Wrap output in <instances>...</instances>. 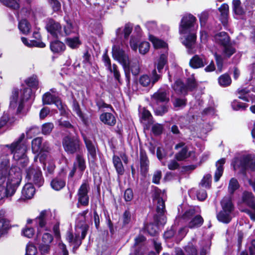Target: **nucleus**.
Wrapping results in <instances>:
<instances>
[{
  "mask_svg": "<svg viewBox=\"0 0 255 255\" xmlns=\"http://www.w3.org/2000/svg\"><path fill=\"white\" fill-rule=\"evenodd\" d=\"M112 56L115 60H117L122 65L126 81L129 84L130 79V73L136 76L140 72L139 60L136 58L129 60L125 51L116 45L112 47Z\"/></svg>",
  "mask_w": 255,
  "mask_h": 255,
  "instance_id": "nucleus-1",
  "label": "nucleus"
},
{
  "mask_svg": "<svg viewBox=\"0 0 255 255\" xmlns=\"http://www.w3.org/2000/svg\"><path fill=\"white\" fill-rule=\"evenodd\" d=\"M112 56L115 60H117L122 65L126 81L129 84L130 79V73L136 76L140 72L139 60L136 58L129 60L125 51L116 45L112 47Z\"/></svg>",
  "mask_w": 255,
  "mask_h": 255,
  "instance_id": "nucleus-2",
  "label": "nucleus"
},
{
  "mask_svg": "<svg viewBox=\"0 0 255 255\" xmlns=\"http://www.w3.org/2000/svg\"><path fill=\"white\" fill-rule=\"evenodd\" d=\"M22 179L19 167L11 169L9 172L8 181L6 183V188L0 186V200L5 197L12 196L19 186Z\"/></svg>",
  "mask_w": 255,
  "mask_h": 255,
  "instance_id": "nucleus-3",
  "label": "nucleus"
},
{
  "mask_svg": "<svg viewBox=\"0 0 255 255\" xmlns=\"http://www.w3.org/2000/svg\"><path fill=\"white\" fill-rule=\"evenodd\" d=\"M24 137V134L22 133L17 141L13 142L10 145L6 144L4 145L2 149L3 151L13 154V157L14 159H19V158L26 155L25 153L27 150V147L26 144L22 142Z\"/></svg>",
  "mask_w": 255,
  "mask_h": 255,
  "instance_id": "nucleus-4",
  "label": "nucleus"
},
{
  "mask_svg": "<svg viewBox=\"0 0 255 255\" xmlns=\"http://www.w3.org/2000/svg\"><path fill=\"white\" fill-rule=\"evenodd\" d=\"M88 228L89 226L87 224H84L80 227L77 225L75 235L70 232H67L66 239L69 243L74 246L73 250H77L81 245L82 240L85 238Z\"/></svg>",
  "mask_w": 255,
  "mask_h": 255,
  "instance_id": "nucleus-5",
  "label": "nucleus"
},
{
  "mask_svg": "<svg viewBox=\"0 0 255 255\" xmlns=\"http://www.w3.org/2000/svg\"><path fill=\"white\" fill-rule=\"evenodd\" d=\"M81 142L77 135H67L62 139V145L64 150L70 154L80 152Z\"/></svg>",
  "mask_w": 255,
  "mask_h": 255,
  "instance_id": "nucleus-6",
  "label": "nucleus"
},
{
  "mask_svg": "<svg viewBox=\"0 0 255 255\" xmlns=\"http://www.w3.org/2000/svg\"><path fill=\"white\" fill-rule=\"evenodd\" d=\"M221 203L222 210L217 214V219L219 221L224 223H229L232 219L231 213L234 209L231 198H224Z\"/></svg>",
  "mask_w": 255,
  "mask_h": 255,
  "instance_id": "nucleus-7",
  "label": "nucleus"
},
{
  "mask_svg": "<svg viewBox=\"0 0 255 255\" xmlns=\"http://www.w3.org/2000/svg\"><path fill=\"white\" fill-rule=\"evenodd\" d=\"M31 90L30 89H24L23 91V97L19 101L18 100V90L13 89L12 92V95L10 97L9 107L11 109H15L17 106L18 102V106L17 108V112L20 113L23 108L24 101L28 100L30 97V94Z\"/></svg>",
  "mask_w": 255,
  "mask_h": 255,
  "instance_id": "nucleus-8",
  "label": "nucleus"
},
{
  "mask_svg": "<svg viewBox=\"0 0 255 255\" xmlns=\"http://www.w3.org/2000/svg\"><path fill=\"white\" fill-rule=\"evenodd\" d=\"M26 178L28 181L33 182L38 187L43 185L44 180L41 171L38 167L33 165L26 169Z\"/></svg>",
  "mask_w": 255,
  "mask_h": 255,
  "instance_id": "nucleus-9",
  "label": "nucleus"
},
{
  "mask_svg": "<svg viewBox=\"0 0 255 255\" xmlns=\"http://www.w3.org/2000/svg\"><path fill=\"white\" fill-rule=\"evenodd\" d=\"M242 201L249 206L251 210L245 209L243 212L247 213L251 219L255 220V197L252 192L245 191L242 195Z\"/></svg>",
  "mask_w": 255,
  "mask_h": 255,
  "instance_id": "nucleus-10",
  "label": "nucleus"
},
{
  "mask_svg": "<svg viewBox=\"0 0 255 255\" xmlns=\"http://www.w3.org/2000/svg\"><path fill=\"white\" fill-rule=\"evenodd\" d=\"M196 18L191 14L186 15L182 18L180 26L181 34H186L188 32L195 31L194 23Z\"/></svg>",
  "mask_w": 255,
  "mask_h": 255,
  "instance_id": "nucleus-11",
  "label": "nucleus"
},
{
  "mask_svg": "<svg viewBox=\"0 0 255 255\" xmlns=\"http://www.w3.org/2000/svg\"><path fill=\"white\" fill-rule=\"evenodd\" d=\"M154 221L155 223H150L146 225V229L148 234L151 236H155L158 232V225H164L166 223V217L164 214H158L154 216Z\"/></svg>",
  "mask_w": 255,
  "mask_h": 255,
  "instance_id": "nucleus-12",
  "label": "nucleus"
},
{
  "mask_svg": "<svg viewBox=\"0 0 255 255\" xmlns=\"http://www.w3.org/2000/svg\"><path fill=\"white\" fill-rule=\"evenodd\" d=\"M151 100L154 106L160 103L167 104L169 101V92L164 89H159L151 96Z\"/></svg>",
  "mask_w": 255,
  "mask_h": 255,
  "instance_id": "nucleus-13",
  "label": "nucleus"
},
{
  "mask_svg": "<svg viewBox=\"0 0 255 255\" xmlns=\"http://www.w3.org/2000/svg\"><path fill=\"white\" fill-rule=\"evenodd\" d=\"M47 30L54 37L64 36L60 24L52 19H49L46 25Z\"/></svg>",
  "mask_w": 255,
  "mask_h": 255,
  "instance_id": "nucleus-14",
  "label": "nucleus"
},
{
  "mask_svg": "<svg viewBox=\"0 0 255 255\" xmlns=\"http://www.w3.org/2000/svg\"><path fill=\"white\" fill-rule=\"evenodd\" d=\"M89 190V185L87 183H83L78 189L77 193L78 202L83 206H87L89 204V198L88 193Z\"/></svg>",
  "mask_w": 255,
  "mask_h": 255,
  "instance_id": "nucleus-15",
  "label": "nucleus"
},
{
  "mask_svg": "<svg viewBox=\"0 0 255 255\" xmlns=\"http://www.w3.org/2000/svg\"><path fill=\"white\" fill-rule=\"evenodd\" d=\"M189 34L185 36V39L183 41V44L187 48L189 54H193L196 51L194 50L196 35L195 31L188 32Z\"/></svg>",
  "mask_w": 255,
  "mask_h": 255,
  "instance_id": "nucleus-16",
  "label": "nucleus"
},
{
  "mask_svg": "<svg viewBox=\"0 0 255 255\" xmlns=\"http://www.w3.org/2000/svg\"><path fill=\"white\" fill-rule=\"evenodd\" d=\"M207 64V58L203 55H195L189 62L190 66L194 69L203 67Z\"/></svg>",
  "mask_w": 255,
  "mask_h": 255,
  "instance_id": "nucleus-17",
  "label": "nucleus"
},
{
  "mask_svg": "<svg viewBox=\"0 0 255 255\" xmlns=\"http://www.w3.org/2000/svg\"><path fill=\"white\" fill-rule=\"evenodd\" d=\"M160 191L156 189L155 190L152 198L154 202H157L156 212L157 214H162L165 212V203L162 197Z\"/></svg>",
  "mask_w": 255,
  "mask_h": 255,
  "instance_id": "nucleus-18",
  "label": "nucleus"
},
{
  "mask_svg": "<svg viewBox=\"0 0 255 255\" xmlns=\"http://www.w3.org/2000/svg\"><path fill=\"white\" fill-rule=\"evenodd\" d=\"M240 165L244 171L248 169L255 170V156L248 155L243 157Z\"/></svg>",
  "mask_w": 255,
  "mask_h": 255,
  "instance_id": "nucleus-19",
  "label": "nucleus"
},
{
  "mask_svg": "<svg viewBox=\"0 0 255 255\" xmlns=\"http://www.w3.org/2000/svg\"><path fill=\"white\" fill-rule=\"evenodd\" d=\"M132 28L133 25L131 23H126L123 29L121 28H119L117 29L116 34L117 36H118L119 38H121L123 34H124V38L125 39H128V36L132 31Z\"/></svg>",
  "mask_w": 255,
  "mask_h": 255,
  "instance_id": "nucleus-20",
  "label": "nucleus"
},
{
  "mask_svg": "<svg viewBox=\"0 0 255 255\" xmlns=\"http://www.w3.org/2000/svg\"><path fill=\"white\" fill-rule=\"evenodd\" d=\"M50 214L49 212L46 210L41 211L39 215L34 220L37 225L40 228L44 227L47 222Z\"/></svg>",
  "mask_w": 255,
  "mask_h": 255,
  "instance_id": "nucleus-21",
  "label": "nucleus"
},
{
  "mask_svg": "<svg viewBox=\"0 0 255 255\" xmlns=\"http://www.w3.org/2000/svg\"><path fill=\"white\" fill-rule=\"evenodd\" d=\"M140 168L141 174L145 175L149 168V160L146 154L143 152L140 153Z\"/></svg>",
  "mask_w": 255,
  "mask_h": 255,
  "instance_id": "nucleus-22",
  "label": "nucleus"
},
{
  "mask_svg": "<svg viewBox=\"0 0 255 255\" xmlns=\"http://www.w3.org/2000/svg\"><path fill=\"white\" fill-rule=\"evenodd\" d=\"M83 137L89 155L92 159H94L97 156L96 148L95 145L93 142L86 136L83 135Z\"/></svg>",
  "mask_w": 255,
  "mask_h": 255,
  "instance_id": "nucleus-23",
  "label": "nucleus"
},
{
  "mask_svg": "<svg viewBox=\"0 0 255 255\" xmlns=\"http://www.w3.org/2000/svg\"><path fill=\"white\" fill-rule=\"evenodd\" d=\"M174 91L179 95H186L187 94L188 91L185 84L181 80H176L172 86Z\"/></svg>",
  "mask_w": 255,
  "mask_h": 255,
  "instance_id": "nucleus-24",
  "label": "nucleus"
},
{
  "mask_svg": "<svg viewBox=\"0 0 255 255\" xmlns=\"http://www.w3.org/2000/svg\"><path fill=\"white\" fill-rule=\"evenodd\" d=\"M35 193V189L31 183L26 184L22 190V197L23 199H31Z\"/></svg>",
  "mask_w": 255,
  "mask_h": 255,
  "instance_id": "nucleus-25",
  "label": "nucleus"
},
{
  "mask_svg": "<svg viewBox=\"0 0 255 255\" xmlns=\"http://www.w3.org/2000/svg\"><path fill=\"white\" fill-rule=\"evenodd\" d=\"M101 121L105 124L113 126L116 124V120L114 116L110 113H105L100 116Z\"/></svg>",
  "mask_w": 255,
  "mask_h": 255,
  "instance_id": "nucleus-26",
  "label": "nucleus"
},
{
  "mask_svg": "<svg viewBox=\"0 0 255 255\" xmlns=\"http://www.w3.org/2000/svg\"><path fill=\"white\" fill-rule=\"evenodd\" d=\"M216 42L223 47L229 44L230 38L228 34L225 32H221L215 36Z\"/></svg>",
  "mask_w": 255,
  "mask_h": 255,
  "instance_id": "nucleus-27",
  "label": "nucleus"
},
{
  "mask_svg": "<svg viewBox=\"0 0 255 255\" xmlns=\"http://www.w3.org/2000/svg\"><path fill=\"white\" fill-rule=\"evenodd\" d=\"M50 47L51 50L54 53H59L64 51L65 44L62 42L55 40L50 43Z\"/></svg>",
  "mask_w": 255,
  "mask_h": 255,
  "instance_id": "nucleus-28",
  "label": "nucleus"
},
{
  "mask_svg": "<svg viewBox=\"0 0 255 255\" xmlns=\"http://www.w3.org/2000/svg\"><path fill=\"white\" fill-rule=\"evenodd\" d=\"M66 184L65 181L62 177H57L51 182V186L55 190H60L62 189Z\"/></svg>",
  "mask_w": 255,
  "mask_h": 255,
  "instance_id": "nucleus-29",
  "label": "nucleus"
},
{
  "mask_svg": "<svg viewBox=\"0 0 255 255\" xmlns=\"http://www.w3.org/2000/svg\"><path fill=\"white\" fill-rule=\"evenodd\" d=\"M203 222L204 220L200 215H196L189 222L188 227L190 229L198 228L202 225Z\"/></svg>",
  "mask_w": 255,
  "mask_h": 255,
  "instance_id": "nucleus-30",
  "label": "nucleus"
},
{
  "mask_svg": "<svg viewBox=\"0 0 255 255\" xmlns=\"http://www.w3.org/2000/svg\"><path fill=\"white\" fill-rule=\"evenodd\" d=\"M113 162L118 174H124L125 169L121 158L118 156L114 155L113 157Z\"/></svg>",
  "mask_w": 255,
  "mask_h": 255,
  "instance_id": "nucleus-31",
  "label": "nucleus"
},
{
  "mask_svg": "<svg viewBox=\"0 0 255 255\" xmlns=\"http://www.w3.org/2000/svg\"><path fill=\"white\" fill-rule=\"evenodd\" d=\"M219 10L221 13L220 19L224 24H226L228 17L229 6L227 4L224 3L219 8Z\"/></svg>",
  "mask_w": 255,
  "mask_h": 255,
  "instance_id": "nucleus-32",
  "label": "nucleus"
},
{
  "mask_svg": "<svg viewBox=\"0 0 255 255\" xmlns=\"http://www.w3.org/2000/svg\"><path fill=\"white\" fill-rule=\"evenodd\" d=\"M225 163V158H222L219 160L216 163L217 170L215 174V181L216 182L218 181L222 175L223 172V165Z\"/></svg>",
  "mask_w": 255,
  "mask_h": 255,
  "instance_id": "nucleus-33",
  "label": "nucleus"
},
{
  "mask_svg": "<svg viewBox=\"0 0 255 255\" xmlns=\"http://www.w3.org/2000/svg\"><path fill=\"white\" fill-rule=\"evenodd\" d=\"M141 122L144 124L150 125L152 123V117L150 112L145 109H143L140 116Z\"/></svg>",
  "mask_w": 255,
  "mask_h": 255,
  "instance_id": "nucleus-34",
  "label": "nucleus"
},
{
  "mask_svg": "<svg viewBox=\"0 0 255 255\" xmlns=\"http://www.w3.org/2000/svg\"><path fill=\"white\" fill-rule=\"evenodd\" d=\"M42 141L43 138L40 137H36L32 140V150L34 153H36L40 151L43 143Z\"/></svg>",
  "mask_w": 255,
  "mask_h": 255,
  "instance_id": "nucleus-35",
  "label": "nucleus"
},
{
  "mask_svg": "<svg viewBox=\"0 0 255 255\" xmlns=\"http://www.w3.org/2000/svg\"><path fill=\"white\" fill-rule=\"evenodd\" d=\"M18 28L23 34H27L30 32L31 26L28 21L24 19L19 21Z\"/></svg>",
  "mask_w": 255,
  "mask_h": 255,
  "instance_id": "nucleus-36",
  "label": "nucleus"
},
{
  "mask_svg": "<svg viewBox=\"0 0 255 255\" xmlns=\"http://www.w3.org/2000/svg\"><path fill=\"white\" fill-rule=\"evenodd\" d=\"M9 161L6 157L0 156V172H3L4 174H8L9 172Z\"/></svg>",
  "mask_w": 255,
  "mask_h": 255,
  "instance_id": "nucleus-37",
  "label": "nucleus"
},
{
  "mask_svg": "<svg viewBox=\"0 0 255 255\" xmlns=\"http://www.w3.org/2000/svg\"><path fill=\"white\" fill-rule=\"evenodd\" d=\"M0 1L11 9L16 10L19 8V0H0Z\"/></svg>",
  "mask_w": 255,
  "mask_h": 255,
  "instance_id": "nucleus-38",
  "label": "nucleus"
},
{
  "mask_svg": "<svg viewBox=\"0 0 255 255\" xmlns=\"http://www.w3.org/2000/svg\"><path fill=\"white\" fill-rule=\"evenodd\" d=\"M167 62V56L165 54H161L159 58L157 60L156 67L158 72L160 73L164 66Z\"/></svg>",
  "mask_w": 255,
  "mask_h": 255,
  "instance_id": "nucleus-39",
  "label": "nucleus"
},
{
  "mask_svg": "<svg viewBox=\"0 0 255 255\" xmlns=\"http://www.w3.org/2000/svg\"><path fill=\"white\" fill-rule=\"evenodd\" d=\"M57 97H58L53 95L49 92L46 93L42 97L43 104L50 105L53 104Z\"/></svg>",
  "mask_w": 255,
  "mask_h": 255,
  "instance_id": "nucleus-40",
  "label": "nucleus"
},
{
  "mask_svg": "<svg viewBox=\"0 0 255 255\" xmlns=\"http://www.w3.org/2000/svg\"><path fill=\"white\" fill-rule=\"evenodd\" d=\"M169 106L166 104H164L160 106L157 107L154 106V111L155 115L158 116H162L168 111Z\"/></svg>",
  "mask_w": 255,
  "mask_h": 255,
  "instance_id": "nucleus-41",
  "label": "nucleus"
},
{
  "mask_svg": "<svg viewBox=\"0 0 255 255\" xmlns=\"http://www.w3.org/2000/svg\"><path fill=\"white\" fill-rule=\"evenodd\" d=\"M241 2L240 0H234L233 1V10L235 13L238 15H243L245 12V10L241 5Z\"/></svg>",
  "mask_w": 255,
  "mask_h": 255,
  "instance_id": "nucleus-42",
  "label": "nucleus"
},
{
  "mask_svg": "<svg viewBox=\"0 0 255 255\" xmlns=\"http://www.w3.org/2000/svg\"><path fill=\"white\" fill-rule=\"evenodd\" d=\"M232 80L229 75L226 74L221 75L218 79L220 85L223 87L229 86Z\"/></svg>",
  "mask_w": 255,
  "mask_h": 255,
  "instance_id": "nucleus-43",
  "label": "nucleus"
},
{
  "mask_svg": "<svg viewBox=\"0 0 255 255\" xmlns=\"http://www.w3.org/2000/svg\"><path fill=\"white\" fill-rule=\"evenodd\" d=\"M236 52L235 49L229 44L223 47L222 54L225 58H229Z\"/></svg>",
  "mask_w": 255,
  "mask_h": 255,
  "instance_id": "nucleus-44",
  "label": "nucleus"
},
{
  "mask_svg": "<svg viewBox=\"0 0 255 255\" xmlns=\"http://www.w3.org/2000/svg\"><path fill=\"white\" fill-rule=\"evenodd\" d=\"M187 91H192L197 87V83L193 76L189 77L185 84Z\"/></svg>",
  "mask_w": 255,
  "mask_h": 255,
  "instance_id": "nucleus-45",
  "label": "nucleus"
},
{
  "mask_svg": "<svg viewBox=\"0 0 255 255\" xmlns=\"http://www.w3.org/2000/svg\"><path fill=\"white\" fill-rule=\"evenodd\" d=\"M52 123H46L42 125L41 132L44 135H49L54 128Z\"/></svg>",
  "mask_w": 255,
  "mask_h": 255,
  "instance_id": "nucleus-46",
  "label": "nucleus"
},
{
  "mask_svg": "<svg viewBox=\"0 0 255 255\" xmlns=\"http://www.w3.org/2000/svg\"><path fill=\"white\" fill-rule=\"evenodd\" d=\"M76 159L77 163V166L81 172L84 171L86 166L85 160L83 158V156L81 155V154H78L76 155Z\"/></svg>",
  "mask_w": 255,
  "mask_h": 255,
  "instance_id": "nucleus-47",
  "label": "nucleus"
},
{
  "mask_svg": "<svg viewBox=\"0 0 255 255\" xmlns=\"http://www.w3.org/2000/svg\"><path fill=\"white\" fill-rule=\"evenodd\" d=\"M189 156L187 148L184 147L182 148L181 151L175 155V158L178 161H182L187 158Z\"/></svg>",
  "mask_w": 255,
  "mask_h": 255,
  "instance_id": "nucleus-48",
  "label": "nucleus"
},
{
  "mask_svg": "<svg viewBox=\"0 0 255 255\" xmlns=\"http://www.w3.org/2000/svg\"><path fill=\"white\" fill-rule=\"evenodd\" d=\"M212 176L210 174H207L204 176L200 183V186L205 188H210L211 184Z\"/></svg>",
  "mask_w": 255,
  "mask_h": 255,
  "instance_id": "nucleus-49",
  "label": "nucleus"
},
{
  "mask_svg": "<svg viewBox=\"0 0 255 255\" xmlns=\"http://www.w3.org/2000/svg\"><path fill=\"white\" fill-rule=\"evenodd\" d=\"M164 129V126L162 124L156 123L152 125L151 131L154 135H160Z\"/></svg>",
  "mask_w": 255,
  "mask_h": 255,
  "instance_id": "nucleus-50",
  "label": "nucleus"
},
{
  "mask_svg": "<svg viewBox=\"0 0 255 255\" xmlns=\"http://www.w3.org/2000/svg\"><path fill=\"white\" fill-rule=\"evenodd\" d=\"M214 55L215 58L218 70L221 72L223 66V61L226 58H224V56L223 55L222 56L217 54L216 52L214 53Z\"/></svg>",
  "mask_w": 255,
  "mask_h": 255,
  "instance_id": "nucleus-51",
  "label": "nucleus"
},
{
  "mask_svg": "<svg viewBox=\"0 0 255 255\" xmlns=\"http://www.w3.org/2000/svg\"><path fill=\"white\" fill-rule=\"evenodd\" d=\"M139 84L143 87H151L152 82L150 77L147 75L140 76L139 79Z\"/></svg>",
  "mask_w": 255,
  "mask_h": 255,
  "instance_id": "nucleus-52",
  "label": "nucleus"
},
{
  "mask_svg": "<svg viewBox=\"0 0 255 255\" xmlns=\"http://www.w3.org/2000/svg\"><path fill=\"white\" fill-rule=\"evenodd\" d=\"M67 44L72 48L77 47L80 44V42L78 37H75L73 38H67L66 39Z\"/></svg>",
  "mask_w": 255,
  "mask_h": 255,
  "instance_id": "nucleus-53",
  "label": "nucleus"
},
{
  "mask_svg": "<svg viewBox=\"0 0 255 255\" xmlns=\"http://www.w3.org/2000/svg\"><path fill=\"white\" fill-rule=\"evenodd\" d=\"M239 187V185L237 180L234 178H232L229 183V192L231 194H233L236 190H237Z\"/></svg>",
  "mask_w": 255,
  "mask_h": 255,
  "instance_id": "nucleus-54",
  "label": "nucleus"
},
{
  "mask_svg": "<svg viewBox=\"0 0 255 255\" xmlns=\"http://www.w3.org/2000/svg\"><path fill=\"white\" fill-rule=\"evenodd\" d=\"M150 41L152 42L155 48L165 47L166 46V43L165 42L155 37H150Z\"/></svg>",
  "mask_w": 255,
  "mask_h": 255,
  "instance_id": "nucleus-55",
  "label": "nucleus"
},
{
  "mask_svg": "<svg viewBox=\"0 0 255 255\" xmlns=\"http://www.w3.org/2000/svg\"><path fill=\"white\" fill-rule=\"evenodd\" d=\"M111 73H113L114 78L116 79L119 83H121V74L119 70H118V66L114 64L111 65V70H109Z\"/></svg>",
  "mask_w": 255,
  "mask_h": 255,
  "instance_id": "nucleus-56",
  "label": "nucleus"
},
{
  "mask_svg": "<svg viewBox=\"0 0 255 255\" xmlns=\"http://www.w3.org/2000/svg\"><path fill=\"white\" fill-rule=\"evenodd\" d=\"M58 125L61 128H65L67 129H71L73 130H75L74 127L70 123L69 121L64 120L63 119H61L58 121Z\"/></svg>",
  "mask_w": 255,
  "mask_h": 255,
  "instance_id": "nucleus-57",
  "label": "nucleus"
},
{
  "mask_svg": "<svg viewBox=\"0 0 255 255\" xmlns=\"http://www.w3.org/2000/svg\"><path fill=\"white\" fill-rule=\"evenodd\" d=\"M173 105L175 108H182L186 105V100L185 99L175 98L173 101Z\"/></svg>",
  "mask_w": 255,
  "mask_h": 255,
  "instance_id": "nucleus-58",
  "label": "nucleus"
},
{
  "mask_svg": "<svg viewBox=\"0 0 255 255\" xmlns=\"http://www.w3.org/2000/svg\"><path fill=\"white\" fill-rule=\"evenodd\" d=\"M149 43L146 41L140 43L138 46L139 51L142 54H145L149 49Z\"/></svg>",
  "mask_w": 255,
  "mask_h": 255,
  "instance_id": "nucleus-59",
  "label": "nucleus"
},
{
  "mask_svg": "<svg viewBox=\"0 0 255 255\" xmlns=\"http://www.w3.org/2000/svg\"><path fill=\"white\" fill-rule=\"evenodd\" d=\"M232 106L233 109L235 110H244L247 107L245 104L242 103L237 100H234L232 102Z\"/></svg>",
  "mask_w": 255,
  "mask_h": 255,
  "instance_id": "nucleus-60",
  "label": "nucleus"
},
{
  "mask_svg": "<svg viewBox=\"0 0 255 255\" xmlns=\"http://www.w3.org/2000/svg\"><path fill=\"white\" fill-rule=\"evenodd\" d=\"M195 214V211L194 209H190L185 211L182 215V218L184 220H188L193 218Z\"/></svg>",
  "mask_w": 255,
  "mask_h": 255,
  "instance_id": "nucleus-61",
  "label": "nucleus"
},
{
  "mask_svg": "<svg viewBox=\"0 0 255 255\" xmlns=\"http://www.w3.org/2000/svg\"><path fill=\"white\" fill-rule=\"evenodd\" d=\"M185 250L188 255H196L197 253V249L192 244H189L186 246Z\"/></svg>",
  "mask_w": 255,
  "mask_h": 255,
  "instance_id": "nucleus-62",
  "label": "nucleus"
},
{
  "mask_svg": "<svg viewBox=\"0 0 255 255\" xmlns=\"http://www.w3.org/2000/svg\"><path fill=\"white\" fill-rule=\"evenodd\" d=\"M25 83L29 87H35L38 85V81L35 76L29 78L26 80Z\"/></svg>",
  "mask_w": 255,
  "mask_h": 255,
  "instance_id": "nucleus-63",
  "label": "nucleus"
},
{
  "mask_svg": "<svg viewBox=\"0 0 255 255\" xmlns=\"http://www.w3.org/2000/svg\"><path fill=\"white\" fill-rule=\"evenodd\" d=\"M37 253V249L36 247L33 245H28L26 249L25 255H35Z\"/></svg>",
  "mask_w": 255,
  "mask_h": 255,
  "instance_id": "nucleus-64",
  "label": "nucleus"
}]
</instances>
